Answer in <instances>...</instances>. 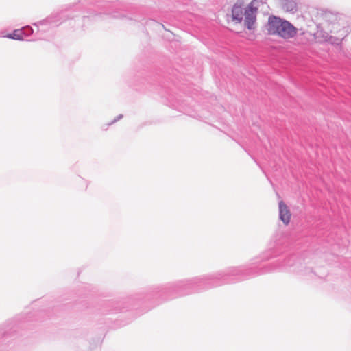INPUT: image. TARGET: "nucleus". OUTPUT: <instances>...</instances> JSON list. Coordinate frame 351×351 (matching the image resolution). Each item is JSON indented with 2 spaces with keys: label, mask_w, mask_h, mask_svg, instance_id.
<instances>
[{
  "label": "nucleus",
  "mask_w": 351,
  "mask_h": 351,
  "mask_svg": "<svg viewBox=\"0 0 351 351\" xmlns=\"http://www.w3.org/2000/svg\"><path fill=\"white\" fill-rule=\"evenodd\" d=\"M277 239L274 237L267 250L263 252L259 258L252 260L247 266L229 267L216 272L193 278L171 282V299L202 292L208 289L234 284L260 275L271 272L289 271L298 275L306 276L313 273L312 269L296 262L295 256L283 260H277L263 266L257 265L260 262L266 261L277 256Z\"/></svg>",
  "instance_id": "nucleus-1"
},
{
  "label": "nucleus",
  "mask_w": 351,
  "mask_h": 351,
  "mask_svg": "<svg viewBox=\"0 0 351 351\" xmlns=\"http://www.w3.org/2000/svg\"><path fill=\"white\" fill-rule=\"evenodd\" d=\"M244 12L242 8V3L236 2L232 8V19L233 21L241 23L243 19Z\"/></svg>",
  "instance_id": "nucleus-5"
},
{
  "label": "nucleus",
  "mask_w": 351,
  "mask_h": 351,
  "mask_svg": "<svg viewBox=\"0 0 351 351\" xmlns=\"http://www.w3.org/2000/svg\"><path fill=\"white\" fill-rule=\"evenodd\" d=\"M4 37L10 38V39L16 40H23V30H21V29H15V30H14V32L12 33L8 34L4 36Z\"/></svg>",
  "instance_id": "nucleus-7"
},
{
  "label": "nucleus",
  "mask_w": 351,
  "mask_h": 351,
  "mask_svg": "<svg viewBox=\"0 0 351 351\" xmlns=\"http://www.w3.org/2000/svg\"><path fill=\"white\" fill-rule=\"evenodd\" d=\"M265 0H252L245 8L248 10H254L255 12L258 11L259 5L261 3H264Z\"/></svg>",
  "instance_id": "nucleus-8"
},
{
  "label": "nucleus",
  "mask_w": 351,
  "mask_h": 351,
  "mask_svg": "<svg viewBox=\"0 0 351 351\" xmlns=\"http://www.w3.org/2000/svg\"><path fill=\"white\" fill-rule=\"evenodd\" d=\"M279 207V219L285 225H288L291 219V212L288 206L283 201H280L278 204Z\"/></svg>",
  "instance_id": "nucleus-4"
},
{
  "label": "nucleus",
  "mask_w": 351,
  "mask_h": 351,
  "mask_svg": "<svg viewBox=\"0 0 351 351\" xmlns=\"http://www.w3.org/2000/svg\"><path fill=\"white\" fill-rule=\"evenodd\" d=\"M330 40L334 39V41H332V43H335V44L338 45V44L341 43V42L343 39V37H334L332 36H330Z\"/></svg>",
  "instance_id": "nucleus-11"
},
{
  "label": "nucleus",
  "mask_w": 351,
  "mask_h": 351,
  "mask_svg": "<svg viewBox=\"0 0 351 351\" xmlns=\"http://www.w3.org/2000/svg\"><path fill=\"white\" fill-rule=\"evenodd\" d=\"M256 13L254 10L245 9L244 12V25L249 30L255 29V23L256 21Z\"/></svg>",
  "instance_id": "nucleus-3"
},
{
  "label": "nucleus",
  "mask_w": 351,
  "mask_h": 351,
  "mask_svg": "<svg viewBox=\"0 0 351 351\" xmlns=\"http://www.w3.org/2000/svg\"><path fill=\"white\" fill-rule=\"evenodd\" d=\"M330 32H335L334 29H330Z\"/></svg>",
  "instance_id": "nucleus-13"
},
{
  "label": "nucleus",
  "mask_w": 351,
  "mask_h": 351,
  "mask_svg": "<svg viewBox=\"0 0 351 351\" xmlns=\"http://www.w3.org/2000/svg\"><path fill=\"white\" fill-rule=\"evenodd\" d=\"M21 30H23V40L25 39V37L30 36L34 32L32 27L29 25L23 27V28L21 29Z\"/></svg>",
  "instance_id": "nucleus-9"
},
{
  "label": "nucleus",
  "mask_w": 351,
  "mask_h": 351,
  "mask_svg": "<svg viewBox=\"0 0 351 351\" xmlns=\"http://www.w3.org/2000/svg\"><path fill=\"white\" fill-rule=\"evenodd\" d=\"M280 3L285 12L294 14L298 10V3L295 0H280Z\"/></svg>",
  "instance_id": "nucleus-6"
},
{
  "label": "nucleus",
  "mask_w": 351,
  "mask_h": 351,
  "mask_svg": "<svg viewBox=\"0 0 351 351\" xmlns=\"http://www.w3.org/2000/svg\"><path fill=\"white\" fill-rule=\"evenodd\" d=\"M123 114H119L111 122L108 123V125H111L115 123L118 121L121 120L123 118Z\"/></svg>",
  "instance_id": "nucleus-12"
},
{
  "label": "nucleus",
  "mask_w": 351,
  "mask_h": 351,
  "mask_svg": "<svg viewBox=\"0 0 351 351\" xmlns=\"http://www.w3.org/2000/svg\"><path fill=\"white\" fill-rule=\"evenodd\" d=\"M51 23H52V20L51 18L49 17L44 20L38 21V23H34V25L38 26L39 25H48V24H51Z\"/></svg>",
  "instance_id": "nucleus-10"
},
{
  "label": "nucleus",
  "mask_w": 351,
  "mask_h": 351,
  "mask_svg": "<svg viewBox=\"0 0 351 351\" xmlns=\"http://www.w3.org/2000/svg\"><path fill=\"white\" fill-rule=\"evenodd\" d=\"M266 29L269 35L278 36L285 40L293 38L298 31L289 21L274 15L269 16Z\"/></svg>",
  "instance_id": "nucleus-2"
}]
</instances>
